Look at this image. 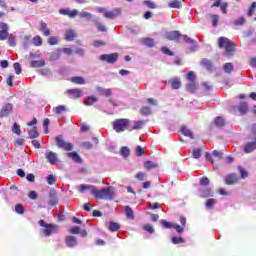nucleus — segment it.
<instances>
[{
  "label": "nucleus",
  "instance_id": "obj_1",
  "mask_svg": "<svg viewBox=\"0 0 256 256\" xmlns=\"http://www.w3.org/2000/svg\"><path fill=\"white\" fill-rule=\"evenodd\" d=\"M92 195L95 197V199H102V200H113L115 199V191L112 186H109L107 188L97 189V187L92 188Z\"/></svg>",
  "mask_w": 256,
  "mask_h": 256
},
{
  "label": "nucleus",
  "instance_id": "obj_2",
  "mask_svg": "<svg viewBox=\"0 0 256 256\" xmlns=\"http://www.w3.org/2000/svg\"><path fill=\"white\" fill-rule=\"evenodd\" d=\"M218 47L220 49H225L224 55L226 57H231L235 52V43L225 37L218 38Z\"/></svg>",
  "mask_w": 256,
  "mask_h": 256
},
{
  "label": "nucleus",
  "instance_id": "obj_3",
  "mask_svg": "<svg viewBox=\"0 0 256 256\" xmlns=\"http://www.w3.org/2000/svg\"><path fill=\"white\" fill-rule=\"evenodd\" d=\"M38 225L44 227L42 233H44L45 237H49V235H53V233H59V225L57 224H47L44 220H39Z\"/></svg>",
  "mask_w": 256,
  "mask_h": 256
},
{
  "label": "nucleus",
  "instance_id": "obj_4",
  "mask_svg": "<svg viewBox=\"0 0 256 256\" xmlns=\"http://www.w3.org/2000/svg\"><path fill=\"white\" fill-rule=\"evenodd\" d=\"M131 121L129 119H116L113 122V129L116 133H123V131L129 129Z\"/></svg>",
  "mask_w": 256,
  "mask_h": 256
},
{
  "label": "nucleus",
  "instance_id": "obj_5",
  "mask_svg": "<svg viewBox=\"0 0 256 256\" xmlns=\"http://www.w3.org/2000/svg\"><path fill=\"white\" fill-rule=\"evenodd\" d=\"M97 11H98V13H103V15L106 19H117V17H119V15H121V9L120 8H116L112 11H107L103 7H98Z\"/></svg>",
  "mask_w": 256,
  "mask_h": 256
},
{
  "label": "nucleus",
  "instance_id": "obj_6",
  "mask_svg": "<svg viewBox=\"0 0 256 256\" xmlns=\"http://www.w3.org/2000/svg\"><path fill=\"white\" fill-rule=\"evenodd\" d=\"M55 142L59 149H63V151H73V144L65 141L62 135L56 136Z\"/></svg>",
  "mask_w": 256,
  "mask_h": 256
},
{
  "label": "nucleus",
  "instance_id": "obj_7",
  "mask_svg": "<svg viewBox=\"0 0 256 256\" xmlns=\"http://www.w3.org/2000/svg\"><path fill=\"white\" fill-rule=\"evenodd\" d=\"M100 61H105L106 63H110L111 65L117 63V59H119L118 53L112 54H102L99 56Z\"/></svg>",
  "mask_w": 256,
  "mask_h": 256
},
{
  "label": "nucleus",
  "instance_id": "obj_8",
  "mask_svg": "<svg viewBox=\"0 0 256 256\" xmlns=\"http://www.w3.org/2000/svg\"><path fill=\"white\" fill-rule=\"evenodd\" d=\"M45 157L51 163V165H59V159L57 158V153L52 151H46Z\"/></svg>",
  "mask_w": 256,
  "mask_h": 256
},
{
  "label": "nucleus",
  "instance_id": "obj_9",
  "mask_svg": "<svg viewBox=\"0 0 256 256\" xmlns=\"http://www.w3.org/2000/svg\"><path fill=\"white\" fill-rule=\"evenodd\" d=\"M60 15H68L71 19L77 17L79 15V11L77 9L70 10L69 8L66 9H60L59 10Z\"/></svg>",
  "mask_w": 256,
  "mask_h": 256
},
{
  "label": "nucleus",
  "instance_id": "obj_10",
  "mask_svg": "<svg viewBox=\"0 0 256 256\" xmlns=\"http://www.w3.org/2000/svg\"><path fill=\"white\" fill-rule=\"evenodd\" d=\"M200 65H202V67L207 69V71H215V66L213 65V62H211V60H209L207 58H203L201 60Z\"/></svg>",
  "mask_w": 256,
  "mask_h": 256
},
{
  "label": "nucleus",
  "instance_id": "obj_11",
  "mask_svg": "<svg viewBox=\"0 0 256 256\" xmlns=\"http://www.w3.org/2000/svg\"><path fill=\"white\" fill-rule=\"evenodd\" d=\"M239 181V176L237 174L232 173L225 178L226 185H235Z\"/></svg>",
  "mask_w": 256,
  "mask_h": 256
},
{
  "label": "nucleus",
  "instance_id": "obj_12",
  "mask_svg": "<svg viewBox=\"0 0 256 256\" xmlns=\"http://www.w3.org/2000/svg\"><path fill=\"white\" fill-rule=\"evenodd\" d=\"M181 33L179 31H171L166 33V39L169 41H179V37H181Z\"/></svg>",
  "mask_w": 256,
  "mask_h": 256
},
{
  "label": "nucleus",
  "instance_id": "obj_13",
  "mask_svg": "<svg viewBox=\"0 0 256 256\" xmlns=\"http://www.w3.org/2000/svg\"><path fill=\"white\" fill-rule=\"evenodd\" d=\"M66 155L69 159H72L74 163H83V158H81L77 152H68Z\"/></svg>",
  "mask_w": 256,
  "mask_h": 256
},
{
  "label": "nucleus",
  "instance_id": "obj_14",
  "mask_svg": "<svg viewBox=\"0 0 256 256\" xmlns=\"http://www.w3.org/2000/svg\"><path fill=\"white\" fill-rule=\"evenodd\" d=\"M39 31L44 35V37H49V35H51V30L47 28V23L43 21L40 22Z\"/></svg>",
  "mask_w": 256,
  "mask_h": 256
},
{
  "label": "nucleus",
  "instance_id": "obj_15",
  "mask_svg": "<svg viewBox=\"0 0 256 256\" xmlns=\"http://www.w3.org/2000/svg\"><path fill=\"white\" fill-rule=\"evenodd\" d=\"M13 111V105L12 104H6L3 106L2 110L0 111L1 117H7Z\"/></svg>",
  "mask_w": 256,
  "mask_h": 256
},
{
  "label": "nucleus",
  "instance_id": "obj_16",
  "mask_svg": "<svg viewBox=\"0 0 256 256\" xmlns=\"http://www.w3.org/2000/svg\"><path fill=\"white\" fill-rule=\"evenodd\" d=\"M65 242L67 247H77V238L75 236H66Z\"/></svg>",
  "mask_w": 256,
  "mask_h": 256
},
{
  "label": "nucleus",
  "instance_id": "obj_17",
  "mask_svg": "<svg viewBox=\"0 0 256 256\" xmlns=\"http://www.w3.org/2000/svg\"><path fill=\"white\" fill-rule=\"evenodd\" d=\"M169 85H171L172 89H180L181 88V80L179 78H172L168 81Z\"/></svg>",
  "mask_w": 256,
  "mask_h": 256
},
{
  "label": "nucleus",
  "instance_id": "obj_18",
  "mask_svg": "<svg viewBox=\"0 0 256 256\" xmlns=\"http://www.w3.org/2000/svg\"><path fill=\"white\" fill-rule=\"evenodd\" d=\"M68 93L72 95L73 99H79L83 96V91L79 89L68 90Z\"/></svg>",
  "mask_w": 256,
  "mask_h": 256
},
{
  "label": "nucleus",
  "instance_id": "obj_19",
  "mask_svg": "<svg viewBox=\"0 0 256 256\" xmlns=\"http://www.w3.org/2000/svg\"><path fill=\"white\" fill-rule=\"evenodd\" d=\"M96 89L98 93H100V95H104L105 97H111V95H113V92L111 91V89H107L99 86Z\"/></svg>",
  "mask_w": 256,
  "mask_h": 256
},
{
  "label": "nucleus",
  "instance_id": "obj_20",
  "mask_svg": "<svg viewBox=\"0 0 256 256\" xmlns=\"http://www.w3.org/2000/svg\"><path fill=\"white\" fill-rule=\"evenodd\" d=\"M186 89L187 91H189L190 93H195V91H197V89H199V85L197 84V82H189L186 85Z\"/></svg>",
  "mask_w": 256,
  "mask_h": 256
},
{
  "label": "nucleus",
  "instance_id": "obj_21",
  "mask_svg": "<svg viewBox=\"0 0 256 256\" xmlns=\"http://www.w3.org/2000/svg\"><path fill=\"white\" fill-rule=\"evenodd\" d=\"M124 213L127 219H135V213L133 212V209L130 206L124 207Z\"/></svg>",
  "mask_w": 256,
  "mask_h": 256
},
{
  "label": "nucleus",
  "instance_id": "obj_22",
  "mask_svg": "<svg viewBox=\"0 0 256 256\" xmlns=\"http://www.w3.org/2000/svg\"><path fill=\"white\" fill-rule=\"evenodd\" d=\"M238 111L240 115H245V113L249 111V106L247 105L246 102H241L240 105L238 106Z\"/></svg>",
  "mask_w": 256,
  "mask_h": 256
},
{
  "label": "nucleus",
  "instance_id": "obj_23",
  "mask_svg": "<svg viewBox=\"0 0 256 256\" xmlns=\"http://www.w3.org/2000/svg\"><path fill=\"white\" fill-rule=\"evenodd\" d=\"M200 197H213V190L211 188L200 189Z\"/></svg>",
  "mask_w": 256,
  "mask_h": 256
},
{
  "label": "nucleus",
  "instance_id": "obj_24",
  "mask_svg": "<svg viewBox=\"0 0 256 256\" xmlns=\"http://www.w3.org/2000/svg\"><path fill=\"white\" fill-rule=\"evenodd\" d=\"M93 187H94L93 185L82 184L78 187V191L79 193H85V191H90V193H93Z\"/></svg>",
  "mask_w": 256,
  "mask_h": 256
},
{
  "label": "nucleus",
  "instance_id": "obj_25",
  "mask_svg": "<svg viewBox=\"0 0 256 256\" xmlns=\"http://www.w3.org/2000/svg\"><path fill=\"white\" fill-rule=\"evenodd\" d=\"M256 149V142H249L246 144L244 151L246 153H253V151H255Z\"/></svg>",
  "mask_w": 256,
  "mask_h": 256
},
{
  "label": "nucleus",
  "instance_id": "obj_26",
  "mask_svg": "<svg viewBox=\"0 0 256 256\" xmlns=\"http://www.w3.org/2000/svg\"><path fill=\"white\" fill-rule=\"evenodd\" d=\"M77 37V33H75L73 30H67L65 34L66 41H73Z\"/></svg>",
  "mask_w": 256,
  "mask_h": 256
},
{
  "label": "nucleus",
  "instance_id": "obj_27",
  "mask_svg": "<svg viewBox=\"0 0 256 256\" xmlns=\"http://www.w3.org/2000/svg\"><path fill=\"white\" fill-rule=\"evenodd\" d=\"M30 67L32 68L45 67V60H34L31 62Z\"/></svg>",
  "mask_w": 256,
  "mask_h": 256
},
{
  "label": "nucleus",
  "instance_id": "obj_28",
  "mask_svg": "<svg viewBox=\"0 0 256 256\" xmlns=\"http://www.w3.org/2000/svg\"><path fill=\"white\" fill-rule=\"evenodd\" d=\"M182 3L179 0H172L169 2L168 7L171 9H181Z\"/></svg>",
  "mask_w": 256,
  "mask_h": 256
},
{
  "label": "nucleus",
  "instance_id": "obj_29",
  "mask_svg": "<svg viewBox=\"0 0 256 256\" xmlns=\"http://www.w3.org/2000/svg\"><path fill=\"white\" fill-rule=\"evenodd\" d=\"M145 125V121L139 120L134 122V126L130 129V131L136 130L139 131V129H143V126Z\"/></svg>",
  "mask_w": 256,
  "mask_h": 256
},
{
  "label": "nucleus",
  "instance_id": "obj_30",
  "mask_svg": "<svg viewBox=\"0 0 256 256\" xmlns=\"http://www.w3.org/2000/svg\"><path fill=\"white\" fill-rule=\"evenodd\" d=\"M181 133H183L185 137H190V139H193V132L187 128V126H182Z\"/></svg>",
  "mask_w": 256,
  "mask_h": 256
},
{
  "label": "nucleus",
  "instance_id": "obj_31",
  "mask_svg": "<svg viewBox=\"0 0 256 256\" xmlns=\"http://www.w3.org/2000/svg\"><path fill=\"white\" fill-rule=\"evenodd\" d=\"M28 135L31 139H37L39 137V132H37V127H33L28 131Z\"/></svg>",
  "mask_w": 256,
  "mask_h": 256
},
{
  "label": "nucleus",
  "instance_id": "obj_32",
  "mask_svg": "<svg viewBox=\"0 0 256 256\" xmlns=\"http://www.w3.org/2000/svg\"><path fill=\"white\" fill-rule=\"evenodd\" d=\"M205 205H206L207 209H213V207H215V205H217V199L210 198L206 201Z\"/></svg>",
  "mask_w": 256,
  "mask_h": 256
},
{
  "label": "nucleus",
  "instance_id": "obj_33",
  "mask_svg": "<svg viewBox=\"0 0 256 256\" xmlns=\"http://www.w3.org/2000/svg\"><path fill=\"white\" fill-rule=\"evenodd\" d=\"M71 81L72 83H76V85H85V79L80 76L72 77Z\"/></svg>",
  "mask_w": 256,
  "mask_h": 256
},
{
  "label": "nucleus",
  "instance_id": "obj_34",
  "mask_svg": "<svg viewBox=\"0 0 256 256\" xmlns=\"http://www.w3.org/2000/svg\"><path fill=\"white\" fill-rule=\"evenodd\" d=\"M79 17L81 19H87V21H91V19H93V14H91L89 12L82 11L79 13Z\"/></svg>",
  "mask_w": 256,
  "mask_h": 256
},
{
  "label": "nucleus",
  "instance_id": "obj_35",
  "mask_svg": "<svg viewBox=\"0 0 256 256\" xmlns=\"http://www.w3.org/2000/svg\"><path fill=\"white\" fill-rule=\"evenodd\" d=\"M97 101H99V99L97 97L90 96V97H87L84 100V104H86V105H93V103H97Z\"/></svg>",
  "mask_w": 256,
  "mask_h": 256
},
{
  "label": "nucleus",
  "instance_id": "obj_36",
  "mask_svg": "<svg viewBox=\"0 0 256 256\" xmlns=\"http://www.w3.org/2000/svg\"><path fill=\"white\" fill-rule=\"evenodd\" d=\"M142 43L146 45V47H154L155 46V40L152 38H144L142 39Z\"/></svg>",
  "mask_w": 256,
  "mask_h": 256
},
{
  "label": "nucleus",
  "instance_id": "obj_37",
  "mask_svg": "<svg viewBox=\"0 0 256 256\" xmlns=\"http://www.w3.org/2000/svg\"><path fill=\"white\" fill-rule=\"evenodd\" d=\"M53 111L56 115H61V113H64V111H67V107L63 105H59L55 108H53Z\"/></svg>",
  "mask_w": 256,
  "mask_h": 256
},
{
  "label": "nucleus",
  "instance_id": "obj_38",
  "mask_svg": "<svg viewBox=\"0 0 256 256\" xmlns=\"http://www.w3.org/2000/svg\"><path fill=\"white\" fill-rule=\"evenodd\" d=\"M214 124L216 125V127H224L225 119H223V117H216L214 120Z\"/></svg>",
  "mask_w": 256,
  "mask_h": 256
},
{
  "label": "nucleus",
  "instance_id": "obj_39",
  "mask_svg": "<svg viewBox=\"0 0 256 256\" xmlns=\"http://www.w3.org/2000/svg\"><path fill=\"white\" fill-rule=\"evenodd\" d=\"M186 79L189 81V83L196 82L197 75H195V72L190 71L187 73Z\"/></svg>",
  "mask_w": 256,
  "mask_h": 256
},
{
  "label": "nucleus",
  "instance_id": "obj_40",
  "mask_svg": "<svg viewBox=\"0 0 256 256\" xmlns=\"http://www.w3.org/2000/svg\"><path fill=\"white\" fill-rule=\"evenodd\" d=\"M46 181L48 185H55V183L57 182V177H55V175L53 174H50L47 176Z\"/></svg>",
  "mask_w": 256,
  "mask_h": 256
},
{
  "label": "nucleus",
  "instance_id": "obj_41",
  "mask_svg": "<svg viewBox=\"0 0 256 256\" xmlns=\"http://www.w3.org/2000/svg\"><path fill=\"white\" fill-rule=\"evenodd\" d=\"M244 23H247V20L245 19V17L241 16L239 17L238 19L234 20L233 21V25L235 26H241L243 25Z\"/></svg>",
  "mask_w": 256,
  "mask_h": 256
},
{
  "label": "nucleus",
  "instance_id": "obj_42",
  "mask_svg": "<svg viewBox=\"0 0 256 256\" xmlns=\"http://www.w3.org/2000/svg\"><path fill=\"white\" fill-rule=\"evenodd\" d=\"M144 167L147 169V171H151V169H155V167H157V164L153 163L152 161H146L144 162Z\"/></svg>",
  "mask_w": 256,
  "mask_h": 256
},
{
  "label": "nucleus",
  "instance_id": "obj_43",
  "mask_svg": "<svg viewBox=\"0 0 256 256\" xmlns=\"http://www.w3.org/2000/svg\"><path fill=\"white\" fill-rule=\"evenodd\" d=\"M57 203H59V200L57 199V194H50V199H49V204L50 205H57Z\"/></svg>",
  "mask_w": 256,
  "mask_h": 256
},
{
  "label": "nucleus",
  "instance_id": "obj_44",
  "mask_svg": "<svg viewBox=\"0 0 256 256\" xmlns=\"http://www.w3.org/2000/svg\"><path fill=\"white\" fill-rule=\"evenodd\" d=\"M121 229V226L116 222H110L109 230L112 232L119 231Z\"/></svg>",
  "mask_w": 256,
  "mask_h": 256
},
{
  "label": "nucleus",
  "instance_id": "obj_45",
  "mask_svg": "<svg viewBox=\"0 0 256 256\" xmlns=\"http://www.w3.org/2000/svg\"><path fill=\"white\" fill-rule=\"evenodd\" d=\"M7 39H8V43H9L10 47H15V45H17V43L15 42V39H16L15 35L8 34Z\"/></svg>",
  "mask_w": 256,
  "mask_h": 256
},
{
  "label": "nucleus",
  "instance_id": "obj_46",
  "mask_svg": "<svg viewBox=\"0 0 256 256\" xmlns=\"http://www.w3.org/2000/svg\"><path fill=\"white\" fill-rule=\"evenodd\" d=\"M12 133H15L16 135H21V126L17 124V122H15L12 127Z\"/></svg>",
  "mask_w": 256,
  "mask_h": 256
},
{
  "label": "nucleus",
  "instance_id": "obj_47",
  "mask_svg": "<svg viewBox=\"0 0 256 256\" xmlns=\"http://www.w3.org/2000/svg\"><path fill=\"white\" fill-rule=\"evenodd\" d=\"M143 5L148 7V9H157V5L154 2L149 1V0L143 1Z\"/></svg>",
  "mask_w": 256,
  "mask_h": 256
},
{
  "label": "nucleus",
  "instance_id": "obj_48",
  "mask_svg": "<svg viewBox=\"0 0 256 256\" xmlns=\"http://www.w3.org/2000/svg\"><path fill=\"white\" fill-rule=\"evenodd\" d=\"M171 241L174 245H177L179 243H185V239L183 237H177V236L172 237Z\"/></svg>",
  "mask_w": 256,
  "mask_h": 256
},
{
  "label": "nucleus",
  "instance_id": "obj_49",
  "mask_svg": "<svg viewBox=\"0 0 256 256\" xmlns=\"http://www.w3.org/2000/svg\"><path fill=\"white\" fill-rule=\"evenodd\" d=\"M238 171H239L242 179H247L249 174L247 173V170H245V168L238 166Z\"/></svg>",
  "mask_w": 256,
  "mask_h": 256
},
{
  "label": "nucleus",
  "instance_id": "obj_50",
  "mask_svg": "<svg viewBox=\"0 0 256 256\" xmlns=\"http://www.w3.org/2000/svg\"><path fill=\"white\" fill-rule=\"evenodd\" d=\"M210 17L212 19L213 27H217V25H219V15L211 14Z\"/></svg>",
  "mask_w": 256,
  "mask_h": 256
},
{
  "label": "nucleus",
  "instance_id": "obj_51",
  "mask_svg": "<svg viewBox=\"0 0 256 256\" xmlns=\"http://www.w3.org/2000/svg\"><path fill=\"white\" fill-rule=\"evenodd\" d=\"M140 113H141V115H145V116L151 115V108H149L147 106H143L140 109Z\"/></svg>",
  "mask_w": 256,
  "mask_h": 256
},
{
  "label": "nucleus",
  "instance_id": "obj_52",
  "mask_svg": "<svg viewBox=\"0 0 256 256\" xmlns=\"http://www.w3.org/2000/svg\"><path fill=\"white\" fill-rule=\"evenodd\" d=\"M256 2H253L248 10V17H253L255 15Z\"/></svg>",
  "mask_w": 256,
  "mask_h": 256
},
{
  "label": "nucleus",
  "instance_id": "obj_53",
  "mask_svg": "<svg viewBox=\"0 0 256 256\" xmlns=\"http://www.w3.org/2000/svg\"><path fill=\"white\" fill-rule=\"evenodd\" d=\"M135 177L138 179V181H145V179H147V173L140 171L136 174Z\"/></svg>",
  "mask_w": 256,
  "mask_h": 256
},
{
  "label": "nucleus",
  "instance_id": "obj_54",
  "mask_svg": "<svg viewBox=\"0 0 256 256\" xmlns=\"http://www.w3.org/2000/svg\"><path fill=\"white\" fill-rule=\"evenodd\" d=\"M33 43L34 45H36V47H41V45H43V40L41 39V36H35L33 39Z\"/></svg>",
  "mask_w": 256,
  "mask_h": 256
},
{
  "label": "nucleus",
  "instance_id": "obj_55",
  "mask_svg": "<svg viewBox=\"0 0 256 256\" xmlns=\"http://www.w3.org/2000/svg\"><path fill=\"white\" fill-rule=\"evenodd\" d=\"M161 225L164 229H173L174 223L167 222V220H161Z\"/></svg>",
  "mask_w": 256,
  "mask_h": 256
},
{
  "label": "nucleus",
  "instance_id": "obj_56",
  "mask_svg": "<svg viewBox=\"0 0 256 256\" xmlns=\"http://www.w3.org/2000/svg\"><path fill=\"white\" fill-rule=\"evenodd\" d=\"M225 73H231L233 71V64L228 62L226 64H224V67H223Z\"/></svg>",
  "mask_w": 256,
  "mask_h": 256
},
{
  "label": "nucleus",
  "instance_id": "obj_57",
  "mask_svg": "<svg viewBox=\"0 0 256 256\" xmlns=\"http://www.w3.org/2000/svg\"><path fill=\"white\" fill-rule=\"evenodd\" d=\"M49 45H58L59 44V37L53 36L48 39Z\"/></svg>",
  "mask_w": 256,
  "mask_h": 256
},
{
  "label": "nucleus",
  "instance_id": "obj_58",
  "mask_svg": "<svg viewBox=\"0 0 256 256\" xmlns=\"http://www.w3.org/2000/svg\"><path fill=\"white\" fill-rule=\"evenodd\" d=\"M192 155L194 159H199L201 157V149L194 148L192 151Z\"/></svg>",
  "mask_w": 256,
  "mask_h": 256
},
{
  "label": "nucleus",
  "instance_id": "obj_59",
  "mask_svg": "<svg viewBox=\"0 0 256 256\" xmlns=\"http://www.w3.org/2000/svg\"><path fill=\"white\" fill-rule=\"evenodd\" d=\"M49 123H50L49 118L44 119L43 128H44V133L45 134L49 133Z\"/></svg>",
  "mask_w": 256,
  "mask_h": 256
},
{
  "label": "nucleus",
  "instance_id": "obj_60",
  "mask_svg": "<svg viewBox=\"0 0 256 256\" xmlns=\"http://www.w3.org/2000/svg\"><path fill=\"white\" fill-rule=\"evenodd\" d=\"M121 155L124 157H129L131 155V151L129 150L128 147H122L121 148Z\"/></svg>",
  "mask_w": 256,
  "mask_h": 256
},
{
  "label": "nucleus",
  "instance_id": "obj_61",
  "mask_svg": "<svg viewBox=\"0 0 256 256\" xmlns=\"http://www.w3.org/2000/svg\"><path fill=\"white\" fill-rule=\"evenodd\" d=\"M90 127L86 123L80 124V133H87L89 131Z\"/></svg>",
  "mask_w": 256,
  "mask_h": 256
},
{
  "label": "nucleus",
  "instance_id": "obj_62",
  "mask_svg": "<svg viewBox=\"0 0 256 256\" xmlns=\"http://www.w3.org/2000/svg\"><path fill=\"white\" fill-rule=\"evenodd\" d=\"M227 7H229V3L222 2L220 5V9L224 15H227Z\"/></svg>",
  "mask_w": 256,
  "mask_h": 256
},
{
  "label": "nucleus",
  "instance_id": "obj_63",
  "mask_svg": "<svg viewBox=\"0 0 256 256\" xmlns=\"http://www.w3.org/2000/svg\"><path fill=\"white\" fill-rule=\"evenodd\" d=\"M15 211L16 213H18L19 215H23V213H25V209H23V205L21 204H17L15 206Z\"/></svg>",
  "mask_w": 256,
  "mask_h": 256
},
{
  "label": "nucleus",
  "instance_id": "obj_64",
  "mask_svg": "<svg viewBox=\"0 0 256 256\" xmlns=\"http://www.w3.org/2000/svg\"><path fill=\"white\" fill-rule=\"evenodd\" d=\"M181 37H183V40L185 41V43H188V45H193L195 43V40L191 39L187 35H182Z\"/></svg>",
  "mask_w": 256,
  "mask_h": 256
}]
</instances>
